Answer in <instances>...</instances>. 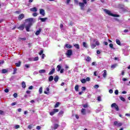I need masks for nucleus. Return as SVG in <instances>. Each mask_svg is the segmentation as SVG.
Here are the masks:
<instances>
[{
    "label": "nucleus",
    "mask_w": 130,
    "mask_h": 130,
    "mask_svg": "<svg viewBox=\"0 0 130 130\" xmlns=\"http://www.w3.org/2000/svg\"><path fill=\"white\" fill-rule=\"evenodd\" d=\"M25 22H27L28 23L24 25L25 28L27 32L30 31V28L31 26L33 25V23L35 22V19H34L32 18H29L25 19Z\"/></svg>",
    "instance_id": "nucleus-1"
},
{
    "label": "nucleus",
    "mask_w": 130,
    "mask_h": 130,
    "mask_svg": "<svg viewBox=\"0 0 130 130\" xmlns=\"http://www.w3.org/2000/svg\"><path fill=\"white\" fill-rule=\"evenodd\" d=\"M104 11L105 12V13H106V14H107V15H108L109 16H111V17H119V15L113 14L111 13V11L107 9H104Z\"/></svg>",
    "instance_id": "nucleus-2"
},
{
    "label": "nucleus",
    "mask_w": 130,
    "mask_h": 130,
    "mask_svg": "<svg viewBox=\"0 0 130 130\" xmlns=\"http://www.w3.org/2000/svg\"><path fill=\"white\" fill-rule=\"evenodd\" d=\"M111 107L112 108H114L116 111H118L119 110V108H118V106L116 105V103H113L111 105Z\"/></svg>",
    "instance_id": "nucleus-3"
},
{
    "label": "nucleus",
    "mask_w": 130,
    "mask_h": 130,
    "mask_svg": "<svg viewBox=\"0 0 130 130\" xmlns=\"http://www.w3.org/2000/svg\"><path fill=\"white\" fill-rule=\"evenodd\" d=\"M114 125L116 126H121L122 125V123L118 122L117 121H115L114 122Z\"/></svg>",
    "instance_id": "nucleus-4"
},
{
    "label": "nucleus",
    "mask_w": 130,
    "mask_h": 130,
    "mask_svg": "<svg viewBox=\"0 0 130 130\" xmlns=\"http://www.w3.org/2000/svg\"><path fill=\"white\" fill-rule=\"evenodd\" d=\"M72 54H73V51L72 50H68L66 53V55H67V57H70Z\"/></svg>",
    "instance_id": "nucleus-5"
},
{
    "label": "nucleus",
    "mask_w": 130,
    "mask_h": 130,
    "mask_svg": "<svg viewBox=\"0 0 130 130\" xmlns=\"http://www.w3.org/2000/svg\"><path fill=\"white\" fill-rule=\"evenodd\" d=\"M40 15H42V16H45V11L44 9H41L40 10Z\"/></svg>",
    "instance_id": "nucleus-6"
},
{
    "label": "nucleus",
    "mask_w": 130,
    "mask_h": 130,
    "mask_svg": "<svg viewBox=\"0 0 130 130\" xmlns=\"http://www.w3.org/2000/svg\"><path fill=\"white\" fill-rule=\"evenodd\" d=\"M25 28V24H21L19 27H17L19 30H23Z\"/></svg>",
    "instance_id": "nucleus-7"
},
{
    "label": "nucleus",
    "mask_w": 130,
    "mask_h": 130,
    "mask_svg": "<svg viewBox=\"0 0 130 130\" xmlns=\"http://www.w3.org/2000/svg\"><path fill=\"white\" fill-rule=\"evenodd\" d=\"M58 127V124H54L53 126L51 127L52 129H57V128Z\"/></svg>",
    "instance_id": "nucleus-8"
},
{
    "label": "nucleus",
    "mask_w": 130,
    "mask_h": 130,
    "mask_svg": "<svg viewBox=\"0 0 130 130\" xmlns=\"http://www.w3.org/2000/svg\"><path fill=\"white\" fill-rule=\"evenodd\" d=\"M93 42H95V45H96V46H99V45H100V43L98 40L93 39Z\"/></svg>",
    "instance_id": "nucleus-9"
},
{
    "label": "nucleus",
    "mask_w": 130,
    "mask_h": 130,
    "mask_svg": "<svg viewBox=\"0 0 130 130\" xmlns=\"http://www.w3.org/2000/svg\"><path fill=\"white\" fill-rule=\"evenodd\" d=\"M25 17V15L24 14H21L18 16V20H22L24 17Z\"/></svg>",
    "instance_id": "nucleus-10"
},
{
    "label": "nucleus",
    "mask_w": 130,
    "mask_h": 130,
    "mask_svg": "<svg viewBox=\"0 0 130 130\" xmlns=\"http://www.w3.org/2000/svg\"><path fill=\"white\" fill-rule=\"evenodd\" d=\"M79 5L81 7V10H84V7H85V4L83 3H79Z\"/></svg>",
    "instance_id": "nucleus-11"
},
{
    "label": "nucleus",
    "mask_w": 130,
    "mask_h": 130,
    "mask_svg": "<svg viewBox=\"0 0 130 130\" xmlns=\"http://www.w3.org/2000/svg\"><path fill=\"white\" fill-rule=\"evenodd\" d=\"M42 31V29H41V28H39V30H37L36 32V35L37 36H38V35H39V34H40V33H41V31Z\"/></svg>",
    "instance_id": "nucleus-12"
},
{
    "label": "nucleus",
    "mask_w": 130,
    "mask_h": 130,
    "mask_svg": "<svg viewBox=\"0 0 130 130\" xmlns=\"http://www.w3.org/2000/svg\"><path fill=\"white\" fill-rule=\"evenodd\" d=\"M90 47L92 49H94L96 47V45L93 43H90Z\"/></svg>",
    "instance_id": "nucleus-13"
},
{
    "label": "nucleus",
    "mask_w": 130,
    "mask_h": 130,
    "mask_svg": "<svg viewBox=\"0 0 130 130\" xmlns=\"http://www.w3.org/2000/svg\"><path fill=\"white\" fill-rule=\"evenodd\" d=\"M39 74H45V73H46V71L44 69L40 70H39Z\"/></svg>",
    "instance_id": "nucleus-14"
},
{
    "label": "nucleus",
    "mask_w": 130,
    "mask_h": 130,
    "mask_svg": "<svg viewBox=\"0 0 130 130\" xmlns=\"http://www.w3.org/2000/svg\"><path fill=\"white\" fill-rule=\"evenodd\" d=\"M55 72V69H53L51 70V71L49 73V75H53L54 74V72Z\"/></svg>",
    "instance_id": "nucleus-15"
},
{
    "label": "nucleus",
    "mask_w": 130,
    "mask_h": 130,
    "mask_svg": "<svg viewBox=\"0 0 130 130\" xmlns=\"http://www.w3.org/2000/svg\"><path fill=\"white\" fill-rule=\"evenodd\" d=\"M106 76H107V71H106V70H104V73L103 74V77L104 78H106Z\"/></svg>",
    "instance_id": "nucleus-16"
},
{
    "label": "nucleus",
    "mask_w": 130,
    "mask_h": 130,
    "mask_svg": "<svg viewBox=\"0 0 130 130\" xmlns=\"http://www.w3.org/2000/svg\"><path fill=\"white\" fill-rule=\"evenodd\" d=\"M46 90H47V91H44V93L46 94L47 95H49V87H47Z\"/></svg>",
    "instance_id": "nucleus-17"
},
{
    "label": "nucleus",
    "mask_w": 130,
    "mask_h": 130,
    "mask_svg": "<svg viewBox=\"0 0 130 130\" xmlns=\"http://www.w3.org/2000/svg\"><path fill=\"white\" fill-rule=\"evenodd\" d=\"M30 11H31V12H37V8L36 7L30 8Z\"/></svg>",
    "instance_id": "nucleus-18"
},
{
    "label": "nucleus",
    "mask_w": 130,
    "mask_h": 130,
    "mask_svg": "<svg viewBox=\"0 0 130 130\" xmlns=\"http://www.w3.org/2000/svg\"><path fill=\"white\" fill-rule=\"evenodd\" d=\"M39 20H41V21L42 22H45V21H46V20H47V18L45 17V18H40Z\"/></svg>",
    "instance_id": "nucleus-19"
},
{
    "label": "nucleus",
    "mask_w": 130,
    "mask_h": 130,
    "mask_svg": "<svg viewBox=\"0 0 130 130\" xmlns=\"http://www.w3.org/2000/svg\"><path fill=\"white\" fill-rule=\"evenodd\" d=\"M85 60H86V61H87L88 62L91 61V57H90V56H87L85 58Z\"/></svg>",
    "instance_id": "nucleus-20"
},
{
    "label": "nucleus",
    "mask_w": 130,
    "mask_h": 130,
    "mask_svg": "<svg viewBox=\"0 0 130 130\" xmlns=\"http://www.w3.org/2000/svg\"><path fill=\"white\" fill-rule=\"evenodd\" d=\"M81 113L83 115H85V114H86V109H82V110H81Z\"/></svg>",
    "instance_id": "nucleus-21"
},
{
    "label": "nucleus",
    "mask_w": 130,
    "mask_h": 130,
    "mask_svg": "<svg viewBox=\"0 0 130 130\" xmlns=\"http://www.w3.org/2000/svg\"><path fill=\"white\" fill-rule=\"evenodd\" d=\"M22 87L23 88V89H25L26 88V83H25L24 81H23L22 82Z\"/></svg>",
    "instance_id": "nucleus-22"
},
{
    "label": "nucleus",
    "mask_w": 130,
    "mask_h": 130,
    "mask_svg": "<svg viewBox=\"0 0 130 130\" xmlns=\"http://www.w3.org/2000/svg\"><path fill=\"white\" fill-rule=\"evenodd\" d=\"M8 73V70L7 69H3L2 70V74H7Z\"/></svg>",
    "instance_id": "nucleus-23"
},
{
    "label": "nucleus",
    "mask_w": 130,
    "mask_h": 130,
    "mask_svg": "<svg viewBox=\"0 0 130 130\" xmlns=\"http://www.w3.org/2000/svg\"><path fill=\"white\" fill-rule=\"evenodd\" d=\"M49 82H51V81H53V76H50L48 78Z\"/></svg>",
    "instance_id": "nucleus-24"
},
{
    "label": "nucleus",
    "mask_w": 130,
    "mask_h": 130,
    "mask_svg": "<svg viewBox=\"0 0 130 130\" xmlns=\"http://www.w3.org/2000/svg\"><path fill=\"white\" fill-rule=\"evenodd\" d=\"M65 46H66V47L67 48H72V45H70L69 44H66V45H65Z\"/></svg>",
    "instance_id": "nucleus-25"
},
{
    "label": "nucleus",
    "mask_w": 130,
    "mask_h": 130,
    "mask_svg": "<svg viewBox=\"0 0 130 130\" xmlns=\"http://www.w3.org/2000/svg\"><path fill=\"white\" fill-rule=\"evenodd\" d=\"M54 81L55 82H58V76H56L54 78Z\"/></svg>",
    "instance_id": "nucleus-26"
},
{
    "label": "nucleus",
    "mask_w": 130,
    "mask_h": 130,
    "mask_svg": "<svg viewBox=\"0 0 130 130\" xmlns=\"http://www.w3.org/2000/svg\"><path fill=\"white\" fill-rule=\"evenodd\" d=\"M116 42L117 44H118V45H120L121 43H120V41L119 40L116 39Z\"/></svg>",
    "instance_id": "nucleus-27"
},
{
    "label": "nucleus",
    "mask_w": 130,
    "mask_h": 130,
    "mask_svg": "<svg viewBox=\"0 0 130 130\" xmlns=\"http://www.w3.org/2000/svg\"><path fill=\"white\" fill-rule=\"evenodd\" d=\"M109 47H110V48H111L112 49H115V48H114L113 47V44H109Z\"/></svg>",
    "instance_id": "nucleus-28"
},
{
    "label": "nucleus",
    "mask_w": 130,
    "mask_h": 130,
    "mask_svg": "<svg viewBox=\"0 0 130 130\" xmlns=\"http://www.w3.org/2000/svg\"><path fill=\"white\" fill-rule=\"evenodd\" d=\"M59 102H57L56 103V104L55 105V106H54V108H57V107H58V106H59Z\"/></svg>",
    "instance_id": "nucleus-29"
},
{
    "label": "nucleus",
    "mask_w": 130,
    "mask_h": 130,
    "mask_svg": "<svg viewBox=\"0 0 130 130\" xmlns=\"http://www.w3.org/2000/svg\"><path fill=\"white\" fill-rule=\"evenodd\" d=\"M16 67H20L21 66V61H19L18 63H15Z\"/></svg>",
    "instance_id": "nucleus-30"
},
{
    "label": "nucleus",
    "mask_w": 130,
    "mask_h": 130,
    "mask_svg": "<svg viewBox=\"0 0 130 130\" xmlns=\"http://www.w3.org/2000/svg\"><path fill=\"white\" fill-rule=\"evenodd\" d=\"M119 98L120 100H121V101H123V102L125 101V99H124V98H123V96H119Z\"/></svg>",
    "instance_id": "nucleus-31"
},
{
    "label": "nucleus",
    "mask_w": 130,
    "mask_h": 130,
    "mask_svg": "<svg viewBox=\"0 0 130 130\" xmlns=\"http://www.w3.org/2000/svg\"><path fill=\"white\" fill-rule=\"evenodd\" d=\"M75 91H76L77 92H78V91H79V85H76L75 87Z\"/></svg>",
    "instance_id": "nucleus-32"
},
{
    "label": "nucleus",
    "mask_w": 130,
    "mask_h": 130,
    "mask_svg": "<svg viewBox=\"0 0 130 130\" xmlns=\"http://www.w3.org/2000/svg\"><path fill=\"white\" fill-rule=\"evenodd\" d=\"M74 47H75L77 49H79L80 46L79 45V44H76L74 45Z\"/></svg>",
    "instance_id": "nucleus-33"
},
{
    "label": "nucleus",
    "mask_w": 130,
    "mask_h": 130,
    "mask_svg": "<svg viewBox=\"0 0 130 130\" xmlns=\"http://www.w3.org/2000/svg\"><path fill=\"white\" fill-rule=\"evenodd\" d=\"M83 45L84 46V47H85L86 48H87V47H88V45H87V43H86V42H84L83 43Z\"/></svg>",
    "instance_id": "nucleus-34"
},
{
    "label": "nucleus",
    "mask_w": 130,
    "mask_h": 130,
    "mask_svg": "<svg viewBox=\"0 0 130 130\" xmlns=\"http://www.w3.org/2000/svg\"><path fill=\"white\" fill-rule=\"evenodd\" d=\"M57 68L58 69L57 71L59 72V71H60V70L61 69V67L60 66V65H58L57 66Z\"/></svg>",
    "instance_id": "nucleus-35"
},
{
    "label": "nucleus",
    "mask_w": 130,
    "mask_h": 130,
    "mask_svg": "<svg viewBox=\"0 0 130 130\" xmlns=\"http://www.w3.org/2000/svg\"><path fill=\"white\" fill-rule=\"evenodd\" d=\"M18 40L19 41H25V40H26V39L24 38H19Z\"/></svg>",
    "instance_id": "nucleus-36"
},
{
    "label": "nucleus",
    "mask_w": 130,
    "mask_h": 130,
    "mask_svg": "<svg viewBox=\"0 0 130 130\" xmlns=\"http://www.w3.org/2000/svg\"><path fill=\"white\" fill-rule=\"evenodd\" d=\"M81 82L82 83V84H85V83H86V79H82L81 80Z\"/></svg>",
    "instance_id": "nucleus-37"
},
{
    "label": "nucleus",
    "mask_w": 130,
    "mask_h": 130,
    "mask_svg": "<svg viewBox=\"0 0 130 130\" xmlns=\"http://www.w3.org/2000/svg\"><path fill=\"white\" fill-rule=\"evenodd\" d=\"M117 66V64H113L111 66V69H115V68H116Z\"/></svg>",
    "instance_id": "nucleus-38"
},
{
    "label": "nucleus",
    "mask_w": 130,
    "mask_h": 130,
    "mask_svg": "<svg viewBox=\"0 0 130 130\" xmlns=\"http://www.w3.org/2000/svg\"><path fill=\"white\" fill-rule=\"evenodd\" d=\"M38 59H39V58H38V57H35V58H34V61H37Z\"/></svg>",
    "instance_id": "nucleus-39"
},
{
    "label": "nucleus",
    "mask_w": 130,
    "mask_h": 130,
    "mask_svg": "<svg viewBox=\"0 0 130 130\" xmlns=\"http://www.w3.org/2000/svg\"><path fill=\"white\" fill-rule=\"evenodd\" d=\"M59 110L58 109H53V112H54V113H56V112H58Z\"/></svg>",
    "instance_id": "nucleus-40"
},
{
    "label": "nucleus",
    "mask_w": 130,
    "mask_h": 130,
    "mask_svg": "<svg viewBox=\"0 0 130 130\" xmlns=\"http://www.w3.org/2000/svg\"><path fill=\"white\" fill-rule=\"evenodd\" d=\"M39 92L40 94H41L42 93V87H40L39 90Z\"/></svg>",
    "instance_id": "nucleus-41"
},
{
    "label": "nucleus",
    "mask_w": 130,
    "mask_h": 130,
    "mask_svg": "<svg viewBox=\"0 0 130 130\" xmlns=\"http://www.w3.org/2000/svg\"><path fill=\"white\" fill-rule=\"evenodd\" d=\"M83 107H84V108H87V107H88V104H84L83 105Z\"/></svg>",
    "instance_id": "nucleus-42"
},
{
    "label": "nucleus",
    "mask_w": 130,
    "mask_h": 130,
    "mask_svg": "<svg viewBox=\"0 0 130 130\" xmlns=\"http://www.w3.org/2000/svg\"><path fill=\"white\" fill-rule=\"evenodd\" d=\"M25 68H26V69H29V68H30V64H26L25 65Z\"/></svg>",
    "instance_id": "nucleus-43"
},
{
    "label": "nucleus",
    "mask_w": 130,
    "mask_h": 130,
    "mask_svg": "<svg viewBox=\"0 0 130 130\" xmlns=\"http://www.w3.org/2000/svg\"><path fill=\"white\" fill-rule=\"evenodd\" d=\"M55 114V113H54V111L50 112V115H51V116L54 115Z\"/></svg>",
    "instance_id": "nucleus-44"
},
{
    "label": "nucleus",
    "mask_w": 130,
    "mask_h": 130,
    "mask_svg": "<svg viewBox=\"0 0 130 130\" xmlns=\"http://www.w3.org/2000/svg\"><path fill=\"white\" fill-rule=\"evenodd\" d=\"M59 115H61L62 114H63V111H60L59 113Z\"/></svg>",
    "instance_id": "nucleus-45"
},
{
    "label": "nucleus",
    "mask_w": 130,
    "mask_h": 130,
    "mask_svg": "<svg viewBox=\"0 0 130 130\" xmlns=\"http://www.w3.org/2000/svg\"><path fill=\"white\" fill-rule=\"evenodd\" d=\"M13 96H14V98H17V97H18V94H17V93H15L13 94Z\"/></svg>",
    "instance_id": "nucleus-46"
},
{
    "label": "nucleus",
    "mask_w": 130,
    "mask_h": 130,
    "mask_svg": "<svg viewBox=\"0 0 130 130\" xmlns=\"http://www.w3.org/2000/svg\"><path fill=\"white\" fill-rule=\"evenodd\" d=\"M90 80V77H87L85 79V81H86L87 82H89Z\"/></svg>",
    "instance_id": "nucleus-47"
},
{
    "label": "nucleus",
    "mask_w": 130,
    "mask_h": 130,
    "mask_svg": "<svg viewBox=\"0 0 130 130\" xmlns=\"http://www.w3.org/2000/svg\"><path fill=\"white\" fill-rule=\"evenodd\" d=\"M37 15H38V14L37 13H36V12H35V13H34V14H32V16H33L34 17H37Z\"/></svg>",
    "instance_id": "nucleus-48"
},
{
    "label": "nucleus",
    "mask_w": 130,
    "mask_h": 130,
    "mask_svg": "<svg viewBox=\"0 0 130 130\" xmlns=\"http://www.w3.org/2000/svg\"><path fill=\"white\" fill-rule=\"evenodd\" d=\"M115 95H118V90L117 89L115 91Z\"/></svg>",
    "instance_id": "nucleus-49"
},
{
    "label": "nucleus",
    "mask_w": 130,
    "mask_h": 130,
    "mask_svg": "<svg viewBox=\"0 0 130 130\" xmlns=\"http://www.w3.org/2000/svg\"><path fill=\"white\" fill-rule=\"evenodd\" d=\"M95 89H98L99 88V85L98 84H96L94 86Z\"/></svg>",
    "instance_id": "nucleus-50"
},
{
    "label": "nucleus",
    "mask_w": 130,
    "mask_h": 130,
    "mask_svg": "<svg viewBox=\"0 0 130 130\" xmlns=\"http://www.w3.org/2000/svg\"><path fill=\"white\" fill-rule=\"evenodd\" d=\"M5 93H9V89L6 88L5 89Z\"/></svg>",
    "instance_id": "nucleus-51"
},
{
    "label": "nucleus",
    "mask_w": 130,
    "mask_h": 130,
    "mask_svg": "<svg viewBox=\"0 0 130 130\" xmlns=\"http://www.w3.org/2000/svg\"><path fill=\"white\" fill-rule=\"evenodd\" d=\"M16 72H17V69H14V72H13V75L16 74Z\"/></svg>",
    "instance_id": "nucleus-52"
},
{
    "label": "nucleus",
    "mask_w": 130,
    "mask_h": 130,
    "mask_svg": "<svg viewBox=\"0 0 130 130\" xmlns=\"http://www.w3.org/2000/svg\"><path fill=\"white\" fill-rule=\"evenodd\" d=\"M81 90H82V91H85V90H86V87H84V86H83V87H82V88H81Z\"/></svg>",
    "instance_id": "nucleus-53"
},
{
    "label": "nucleus",
    "mask_w": 130,
    "mask_h": 130,
    "mask_svg": "<svg viewBox=\"0 0 130 130\" xmlns=\"http://www.w3.org/2000/svg\"><path fill=\"white\" fill-rule=\"evenodd\" d=\"M109 93L110 94H112V93H113V90L112 89H110L109 91Z\"/></svg>",
    "instance_id": "nucleus-54"
},
{
    "label": "nucleus",
    "mask_w": 130,
    "mask_h": 130,
    "mask_svg": "<svg viewBox=\"0 0 130 130\" xmlns=\"http://www.w3.org/2000/svg\"><path fill=\"white\" fill-rule=\"evenodd\" d=\"M36 128H37V129L39 130V129H40L41 128V127L40 126H37L36 127Z\"/></svg>",
    "instance_id": "nucleus-55"
},
{
    "label": "nucleus",
    "mask_w": 130,
    "mask_h": 130,
    "mask_svg": "<svg viewBox=\"0 0 130 130\" xmlns=\"http://www.w3.org/2000/svg\"><path fill=\"white\" fill-rule=\"evenodd\" d=\"M83 2L84 5H87V0H83Z\"/></svg>",
    "instance_id": "nucleus-56"
},
{
    "label": "nucleus",
    "mask_w": 130,
    "mask_h": 130,
    "mask_svg": "<svg viewBox=\"0 0 130 130\" xmlns=\"http://www.w3.org/2000/svg\"><path fill=\"white\" fill-rule=\"evenodd\" d=\"M20 128V125H15V128L17 129V128Z\"/></svg>",
    "instance_id": "nucleus-57"
},
{
    "label": "nucleus",
    "mask_w": 130,
    "mask_h": 130,
    "mask_svg": "<svg viewBox=\"0 0 130 130\" xmlns=\"http://www.w3.org/2000/svg\"><path fill=\"white\" fill-rule=\"evenodd\" d=\"M43 53V50H41L40 53H39V54L40 55H42Z\"/></svg>",
    "instance_id": "nucleus-58"
},
{
    "label": "nucleus",
    "mask_w": 130,
    "mask_h": 130,
    "mask_svg": "<svg viewBox=\"0 0 130 130\" xmlns=\"http://www.w3.org/2000/svg\"><path fill=\"white\" fill-rule=\"evenodd\" d=\"M16 102H14L11 104V105H12V106H15V105H16Z\"/></svg>",
    "instance_id": "nucleus-59"
},
{
    "label": "nucleus",
    "mask_w": 130,
    "mask_h": 130,
    "mask_svg": "<svg viewBox=\"0 0 130 130\" xmlns=\"http://www.w3.org/2000/svg\"><path fill=\"white\" fill-rule=\"evenodd\" d=\"M98 100L99 101H101V96H98Z\"/></svg>",
    "instance_id": "nucleus-60"
},
{
    "label": "nucleus",
    "mask_w": 130,
    "mask_h": 130,
    "mask_svg": "<svg viewBox=\"0 0 130 130\" xmlns=\"http://www.w3.org/2000/svg\"><path fill=\"white\" fill-rule=\"evenodd\" d=\"M29 90H32V89H33V86H30L28 87Z\"/></svg>",
    "instance_id": "nucleus-61"
},
{
    "label": "nucleus",
    "mask_w": 130,
    "mask_h": 130,
    "mask_svg": "<svg viewBox=\"0 0 130 130\" xmlns=\"http://www.w3.org/2000/svg\"><path fill=\"white\" fill-rule=\"evenodd\" d=\"M63 71H64V69H61V70H60V73L61 74H62V73H63Z\"/></svg>",
    "instance_id": "nucleus-62"
},
{
    "label": "nucleus",
    "mask_w": 130,
    "mask_h": 130,
    "mask_svg": "<svg viewBox=\"0 0 130 130\" xmlns=\"http://www.w3.org/2000/svg\"><path fill=\"white\" fill-rule=\"evenodd\" d=\"M92 66H96V62H93L92 63Z\"/></svg>",
    "instance_id": "nucleus-63"
},
{
    "label": "nucleus",
    "mask_w": 130,
    "mask_h": 130,
    "mask_svg": "<svg viewBox=\"0 0 130 130\" xmlns=\"http://www.w3.org/2000/svg\"><path fill=\"white\" fill-rule=\"evenodd\" d=\"M0 114H1V115L4 114V111L0 110Z\"/></svg>",
    "instance_id": "nucleus-64"
}]
</instances>
